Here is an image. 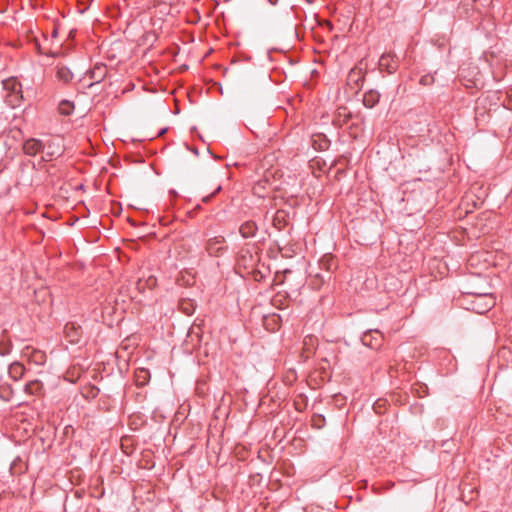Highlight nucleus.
<instances>
[{
    "instance_id": "nucleus-8",
    "label": "nucleus",
    "mask_w": 512,
    "mask_h": 512,
    "mask_svg": "<svg viewBox=\"0 0 512 512\" xmlns=\"http://www.w3.org/2000/svg\"><path fill=\"white\" fill-rule=\"evenodd\" d=\"M24 371L25 368L21 363L14 362L9 366L8 374L13 380L17 381L22 378Z\"/></svg>"
},
{
    "instance_id": "nucleus-2",
    "label": "nucleus",
    "mask_w": 512,
    "mask_h": 512,
    "mask_svg": "<svg viewBox=\"0 0 512 512\" xmlns=\"http://www.w3.org/2000/svg\"><path fill=\"white\" fill-rule=\"evenodd\" d=\"M495 303L496 301L492 294H479L473 300L472 306L477 313L483 314L489 311Z\"/></svg>"
},
{
    "instance_id": "nucleus-15",
    "label": "nucleus",
    "mask_w": 512,
    "mask_h": 512,
    "mask_svg": "<svg viewBox=\"0 0 512 512\" xmlns=\"http://www.w3.org/2000/svg\"><path fill=\"white\" fill-rule=\"evenodd\" d=\"M74 110V104L68 100H63L59 103V112L62 115L68 116L72 114Z\"/></svg>"
},
{
    "instance_id": "nucleus-19",
    "label": "nucleus",
    "mask_w": 512,
    "mask_h": 512,
    "mask_svg": "<svg viewBox=\"0 0 512 512\" xmlns=\"http://www.w3.org/2000/svg\"><path fill=\"white\" fill-rule=\"evenodd\" d=\"M434 82V77L431 75L422 76L420 83L424 86L431 85Z\"/></svg>"
},
{
    "instance_id": "nucleus-6",
    "label": "nucleus",
    "mask_w": 512,
    "mask_h": 512,
    "mask_svg": "<svg viewBox=\"0 0 512 512\" xmlns=\"http://www.w3.org/2000/svg\"><path fill=\"white\" fill-rule=\"evenodd\" d=\"M64 332L71 343H77L82 334L81 327L77 326L75 323H67Z\"/></svg>"
},
{
    "instance_id": "nucleus-23",
    "label": "nucleus",
    "mask_w": 512,
    "mask_h": 512,
    "mask_svg": "<svg viewBox=\"0 0 512 512\" xmlns=\"http://www.w3.org/2000/svg\"><path fill=\"white\" fill-rule=\"evenodd\" d=\"M220 190H221V186H218L211 195L203 197V201L207 202L212 195H214L215 193L219 192Z\"/></svg>"
},
{
    "instance_id": "nucleus-25",
    "label": "nucleus",
    "mask_w": 512,
    "mask_h": 512,
    "mask_svg": "<svg viewBox=\"0 0 512 512\" xmlns=\"http://www.w3.org/2000/svg\"><path fill=\"white\" fill-rule=\"evenodd\" d=\"M6 351L0 349V354L4 355Z\"/></svg>"
},
{
    "instance_id": "nucleus-4",
    "label": "nucleus",
    "mask_w": 512,
    "mask_h": 512,
    "mask_svg": "<svg viewBox=\"0 0 512 512\" xmlns=\"http://www.w3.org/2000/svg\"><path fill=\"white\" fill-rule=\"evenodd\" d=\"M44 144L38 139H28L23 144V150L25 154L34 156L39 152H43Z\"/></svg>"
},
{
    "instance_id": "nucleus-13",
    "label": "nucleus",
    "mask_w": 512,
    "mask_h": 512,
    "mask_svg": "<svg viewBox=\"0 0 512 512\" xmlns=\"http://www.w3.org/2000/svg\"><path fill=\"white\" fill-rule=\"evenodd\" d=\"M106 75V66L97 65L91 70V78L96 82H100Z\"/></svg>"
},
{
    "instance_id": "nucleus-21",
    "label": "nucleus",
    "mask_w": 512,
    "mask_h": 512,
    "mask_svg": "<svg viewBox=\"0 0 512 512\" xmlns=\"http://www.w3.org/2000/svg\"><path fill=\"white\" fill-rule=\"evenodd\" d=\"M137 288L139 291H144L147 287V285L145 284V280L144 279H139L137 281Z\"/></svg>"
},
{
    "instance_id": "nucleus-16",
    "label": "nucleus",
    "mask_w": 512,
    "mask_h": 512,
    "mask_svg": "<svg viewBox=\"0 0 512 512\" xmlns=\"http://www.w3.org/2000/svg\"><path fill=\"white\" fill-rule=\"evenodd\" d=\"M41 386L42 385L38 380L30 381L25 385V391L30 395H34L39 393V391L41 390Z\"/></svg>"
},
{
    "instance_id": "nucleus-7",
    "label": "nucleus",
    "mask_w": 512,
    "mask_h": 512,
    "mask_svg": "<svg viewBox=\"0 0 512 512\" xmlns=\"http://www.w3.org/2000/svg\"><path fill=\"white\" fill-rule=\"evenodd\" d=\"M223 243L224 238L221 236L209 239L206 247L207 251L210 255H217L220 251L223 250Z\"/></svg>"
},
{
    "instance_id": "nucleus-17",
    "label": "nucleus",
    "mask_w": 512,
    "mask_h": 512,
    "mask_svg": "<svg viewBox=\"0 0 512 512\" xmlns=\"http://www.w3.org/2000/svg\"><path fill=\"white\" fill-rule=\"evenodd\" d=\"M22 92L21 93H7V96H6V99H7V102L15 107V106H19L21 101H22Z\"/></svg>"
},
{
    "instance_id": "nucleus-10",
    "label": "nucleus",
    "mask_w": 512,
    "mask_h": 512,
    "mask_svg": "<svg viewBox=\"0 0 512 512\" xmlns=\"http://www.w3.org/2000/svg\"><path fill=\"white\" fill-rule=\"evenodd\" d=\"M240 234L244 238L253 237L257 231V226L252 221H247L240 226Z\"/></svg>"
},
{
    "instance_id": "nucleus-24",
    "label": "nucleus",
    "mask_w": 512,
    "mask_h": 512,
    "mask_svg": "<svg viewBox=\"0 0 512 512\" xmlns=\"http://www.w3.org/2000/svg\"><path fill=\"white\" fill-rule=\"evenodd\" d=\"M166 131H167V129H166V128H165V129H163V130L159 133V135L164 134Z\"/></svg>"
},
{
    "instance_id": "nucleus-14",
    "label": "nucleus",
    "mask_w": 512,
    "mask_h": 512,
    "mask_svg": "<svg viewBox=\"0 0 512 512\" xmlns=\"http://www.w3.org/2000/svg\"><path fill=\"white\" fill-rule=\"evenodd\" d=\"M179 308L186 315H191L195 311V304L192 300L183 299L179 304Z\"/></svg>"
},
{
    "instance_id": "nucleus-1",
    "label": "nucleus",
    "mask_w": 512,
    "mask_h": 512,
    "mask_svg": "<svg viewBox=\"0 0 512 512\" xmlns=\"http://www.w3.org/2000/svg\"><path fill=\"white\" fill-rule=\"evenodd\" d=\"M43 160L50 161L53 157H58L63 153V144L60 138L50 139L44 144Z\"/></svg>"
},
{
    "instance_id": "nucleus-12",
    "label": "nucleus",
    "mask_w": 512,
    "mask_h": 512,
    "mask_svg": "<svg viewBox=\"0 0 512 512\" xmlns=\"http://www.w3.org/2000/svg\"><path fill=\"white\" fill-rule=\"evenodd\" d=\"M4 89L8 93H21V84L16 79H8L3 82Z\"/></svg>"
},
{
    "instance_id": "nucleus-3",
    "label": "nucleus",
    "mask_w": 512,
    "mask_h": 512,
    "mask_svg": "<svg viewBox=\"0 0 512 512\" xmlns=\"http://www.w3.org/2000/svg\"><path fill=\"white\" fill-rule=\"evenodd\" d=\"M361 341L363 345L377 349L382 344L383 335L379 330H369L362 335Z\"/></svg>"
},
{
    "instance_id": "nucleus-9",
    "label": "nucleus",
    "mask_w": 512,
    "mask_h": 512,
    "mask_svg": "<svg viewBox=\"0 0 512 512\" xmlns=\"http://www.w3.org/2000/svg\"><path fill=\"white\" fill-rule=\"evenodd\" d=\"M56 77L63 83H69L73 79V73L66 66H57Z\"/></svg>"
},
{
    "instance_id": "nucleus-5",
    "label": "nucleus",
    "mask_w": 512,
    "mask_h": 512,
    "mask_svg": "<svg viewBox=\"0 0 512 512\" xmlns=\"http://www.w3.org/2000/svg\"><path fill=\"white\" fill-rule=\"evenodd\" d=\"M379 67L388 73H393L397 69V59L394 55L384 54L379 60Z\"/></svg>"
},
{
    "instance_id": "nucleus-18",
    "label": "nucleus",
    "mask_w": 512,
    "mask_h": 512,
    "mask_svg": "<svg viewBox=\"0 0 512 512\" xmlns=\"http://www.w3.org/2000/svg\"><path fill=\"white\" fill-rule=\"evenodd\" d=\"M147 375H148V371L144 370V369H141L136 374V382H137V384L138 385H145L146 382H147Z\"/></svg>"
},
{
    "instance_id": "nucleus-22",
    "label": "nucleus",
    "mask_w": 512,
    "mask_h": 512,
    "mask_svg": "<svg viewBox=\"0 0 512 512\" xmlns=\"http://www.w3.org/2000/svg\"><path fill=\"white\" fill-rule=\"evenodd\" d=\"M360 74H361L360 70L352 69L349 73V79L353 80L355 76H360Z\"/></svg>"
},
{
    "instance_id": "nucleus-11",
    "label": "nucleus",
    "mask_w": 512,
    "mask_h": 512,
    "mask_svg": "<svg viewBox=\"0 0 512 512\" xmlns=\"http://www.w3.org/2000/svg\"><path fill=\"white\" fill-rule=\"evenodd\" d=\"M379 98L380 94L377 91L371 90L364 95L363 104L368 108H372L378 103Z\"/></svg>"
},
{
    "instance_id": "nucleus-26",
    "label": "nucleus",
    "mask_w": 512,
    "mask_h": 512,
    "mask_svg": "<svg viewBox=\"0 0 512 512\" xmlns=\"http://www.w3.org/2000/svg\"><path fill=\"white\" fill-rule=\"evenodd\" d=\"M261 185V182L257 183V186L255 187V189H257L258 187H260Z\"/></svg>"
},
{
    "instance_id": "nucleus-20",
    "label": "nucleus",
    "mask_w": 512,
    "mask_h": 512,
    "mask_svg": "<svg viewBox=\"0 0 512 512\" xmlns=\"http://www.w3.org/2000/svg\"><path fill=\"white\" fill-rule=\"evenodd\" d=\"M145 284L148 288H153L156 285V278L154 276H149L147 279H145Z\"/></svg>"
}]
</instances>
